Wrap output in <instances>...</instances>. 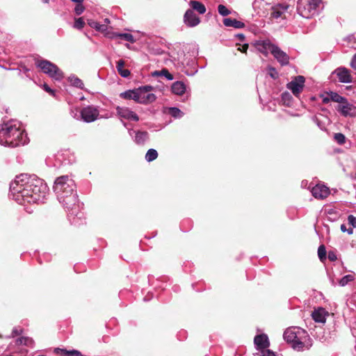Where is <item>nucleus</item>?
Returning <instances> with one entry per match:
<instances>
[{"instance_id":"obj_57","label":"nucleus","mask_w":356,"mask_h":356,"mask_svg":"<svg viewBox=\"0 0 356 356\" xmlns=\"http://www.w3.org/2000/svg\"><path fill=\"white\" fill-rule=\"evenodd\" d=\"M44 3H49V0H42Z\"/></svg>"},{"instance_id":"obj_50","label":"nucleus","mask_w":356,"mask_h":356,"mask_svg":"<svg viewBox=\"0 0 356 356\" xmlns=\"http://www.w3.org/2000/svg\"><path fill=\"white\" fill-rule=\"evenodd\" d=\"M72 115L74 118H76L77 120H81L80 113L79 114L78 113L77 110H76L75 112L74 111H72Z\"/></svg>"},{"instance_id":"obj_4","label":"nucleus","mask_w":356,"mask_h":356,"mask_svg":"<svg viewBox=\"0 0 356 356\" xmlns=\"http://www.w3.org/2000/svg\"><path fill=\"white\" fill-rule=\"evenodd\" d=\"M284 339L291 344L293 349L298 351L308 350L312 346L308 333L299 327L287 328L283 334Z\"/></svg>"},{"instance_id":"obj_34","label":"nucleus","mask_w":356,"mask_h":356,"mask_svg":"<svg viewBox=\"0 0 356 356\" xmlns=\"http://www.w3.org/2000/svg\"><path fill=\"white\" fill-rule=\"evenodd\" d=\"M355 276L353 274H348L343 276L339 282V284L341 286L347 285L349 282L353 281Z\"/></svg>"},{"instance_id":"obj_55","label":"nucleus","mask_w":356,"mask_h":356,"mask_svg":"<svg viewBox=\"0 0 356 356\" xmlns=\"http://www.w3.org/2000/svg\"><path fill=\"white\" fill-rule=\"evenodd\" d=\"M269 70H270V71H272V72H275V74H277V72H276V70H275V68H273V67H269Z\"/></svg>"},{"instance_id":"obj_35","label":"nucleus","mask_w":356,"mask_h":356,"mask_svg":"<svg viewBox=\"0 0 356 356\" xmlns=\"http://www.w3.org/2000/svg\"><path fill=\"white\" fill-rule=\"evenodd\" d=\"M169 114L174 118H180L184 115L183 112L176 107H171L169 108Z\"/></svg>"},{"instance_id":"obj_16","label":"nucleus","mask_w":356,"mask_h":356,"mask_svg":"<svg viewBox=\"0 0 356 356\" xmlns=\"http://www.w3.org/2000/svg\"><path fill=\"white\" fill-rule=\"evenodd\" d=\"M312 195L315 198L325 199L330 195V189L322 184H317L312 189Z\"/></svg>"},{"instance_id":"obj_54","label":"nucleus","mask_w":356,"mask_h":356,"mask_svg":"<svg viewBox=\"0 0 356 356\" xmlns=\"http://www.w3.org/2000/svg\"><path fill=\"white\" fill-rule=\"evenodd\" d=\"M285 97H290V95L288 94V93H285V94H283L282 95V99H285Z\"/></svg>"},{"instance_id":"obj_30","label":"nucleus","mask_w":356,"mask_h":356,"mask_svg":"<svg viewBox=\"0 0 356 356\" xmlns=\"http://www.w3.org/2000/svg\"><path fill=\"white\" fill-rule=\"evenodd\" d=\"M189 4L193 10H195L200 14H204L206 12L205 6L200 1L192 0Z\"/></svg>"},{"instance_id":"obj_17","label":"nucleus","mask_w":356,"mask_h":356,"mask_svg":"<svg viewBox=\"0 0 356 356\" xmlns=\"http://www.w3.org/2000/svg\"><path fill=\"white\" fill-rule=\"evenodd\" d=\"M184 23L190 27H193L200 24L199 17L194 13L192 10H187L184 16Z\"/></svg>"},{"instance_id":"obj_31","label":"nucleus","mask_w":356,"mask_h":356,"mask_svg":"<svg viewBox=\"0 0 356 356\" xmlns=\"http://www.w3.org/2000/svg\"><path fill=\"white\" fill-rule=\"evenodd\" d=\"M68 79H69V81L70 82V83L73 86H75V87L81 88V89H83V86H84L83 83L78 77H76L75 76H71L68 78Z\"/></svg>"},{"instance_id":"obj_8","label":"nucleus","mask_w":356,"mask_h":356,"mask_svg":"<svg viewBox=\"0 0 356 356\" xmlns=\"http://www.w3.org/2000/svg\"><path fill=\"white\" fill-rule=\"evenodd\" d=\"M99 115L98 108L92 105L83 107L80 111L81 120L88 123L95 121L98 118Z\"/></svg>"},{"instance_id":"obj_24","label":"nucleus","mask_w":356,"mask_h":356,"mask_svg":"<svg viewBox=\"0 0 356 356\" xmlns=\"http://www.w3.org/2000/svg\"><path fill=\"white\" fill-rule=\"evenodd\" d=\"M223 24L225 26H232L236 29H241L244 27L243 22L236 20V19L225 18L223 19Z\"/></svg>"},{"instance_id":"obj_28","label":"nucleus","mask_w":356,"mask_h":356,"mask_svg":"<svg viewBox=\"0 0 356 356\" xmlns=\"http://www.w3.org/2000/svg\"><path fill=\"white\" fill-rule=\"evenodd\" d=\"M327 218L330 221L334 222L337 220L340 217V213L335 209H327L325 210Z\"/></svg>"},{"instance_id":"obj_53","label":"nucleus","mask_w":356,"mask_h":356,"mask_svg":"<svg viewBox=\"0 0 356 356\" xmlns=\"http://www.w3.org/2000/svg\"><path fill=\"white\" fill-rule=\"evenodd\" d=\"M72 1L76 3H83V0H71Z\"/></svg>"},{"instance_id":"obj_25","label":"nucleus","mask_w":356,"mask_h":356,"mask_svg":"<svg viewBox=\"0 0 356 356\" xmlns=\"http://www.w3.org/2000/svg\"><path fill=\"white\" fill-rule=\"evenodd\" d=\"M54 352L57 354H60L61 356H83L79 351L76 350H67L57 348L55 349Z\"/></svg>"},{"instance_id":"obj_48","label":"nucleus","mask_w":356,"mask_h":356,"mask_svg":"<svg viewBox=\"0 0 356 356\" xmlns=\"http://www.w3.org/2000/svg\"><path fill=\"white\" fill-rule=\"evenodd\" d=\"M21 332L22 330H19L18 328L15 327L13 328L12 332V337H14L15 336L19 335V334H21Z\"/></svg>"},{"instance_id":"obj_3","label":"nucleus","mask_w":356,"mask_h":356,"mask_svg":"<svg viewBox=\"0 0 356 356\" xmlns=\"http://www.w3.org/2000/svg\"><path fill=\"white\" fill-rule=\"evenodd\" d=\"M29 141L27 134L20 123L10 120L0 125V144L10 147L24 145Z\"/></svg>"},{"instance_id":"obj_56","label":"nucleus","mask_w":356,"mask_h":356,"mask_svg":"<svg viewBox=\"0 0 356 356\" xmlns=\"http://www.w3.org/2000/svg\"><path fill=\"white\" fill-rule=\"evenodd\" d=\"M323 102L324 103H327L329 102V99L327 97H325V98L323 99Z\"/></svg>"},{"instance_id":"obj_40","label":"nucleus","mask_w":356,"mask_h":356,"mask_svg":"<svg viewBox=\"0 0 356 356\" xmlns=\"http://www.w3.org/2000/svg\"><path fill=\"white\" fill-rule=\"evenodd\" d=\"M348 224L350 227L355 228L356 227V217L353 215H349L348 216Z\"/></svg>"},{"instance_id":"obj_58","label":"nucleus","mask_w":356,"mask_h":356,"mask_svg":"<svg viewBox=\"0 0 356 356\" xmlns=\"http://www.w3.org/2000/svg\"><path fill=\"white\" fill-rule=\"evenodd\" d=\"M270 76L273 78L275 77L273 74H270Z\"/></svg>"},{"instance_id":"obj_5","label":"nucleus","mask_w":356,"mask_h":356,"mask_svg":"<svg viewBox=\"0 0 356 356\" xmlns=\"http://www.w3.org/2000/svg\"><path fill=\"white\" fill-rule=\"evenodd\" d=\"M321 0H298L297 10L305 18H311L318 13Z\"/></svg>"},{"instance_id":"obj_33","label":"nucleus","mask_w":356,"mask_h":356,"mask_svg":"<svg viewBox=\"0 0 356 356\" xmlns=\"http://www.w3.org/2000/svg\"><path fill=\"white\" fill-rule=\"evenodd\" d=\"M158 156V153L154 149H149L145 154V159L148 162L153 161Z\"/></svg>"},{"instance_id":"obj_29","label":"nucleus","mask_w":356,"mask_h":356,"mask_svg":"<svg viewBox=\"0 0 356 356\" xmlns=\"http://www.w3.org/2000/svg\"><path fill=\"white\" fill-rule=\"evenodd\" d=\"M148 139V133L147 131H136L135 136V142L138 145L143 144Z\"/></svg>"},{"instance_id":"obj_14","label":"nucleus","mask_w":356,"mask_h":356,"mask_svg":"<svg viewBox=\"0 0 356 356\" xmlns=\"http://www.w3.org/2000/svg\"><path fill=\"white\" fill-rule=\"evenodd\" d=\"M289 8V5L286 3H277L271 7L270 17L273 19L282 18Z\"/></svg>"},{"instance_id":"obj_42","label":"nucleus","mask_w":356,"mask_h":356,"mask_svg":"<svg viewBox=\"0 0 356 356\" xmlns=\"http://www.w3.org/2000/svg\"><path fill=\"white\" fill-rule=\"evenodd\" d=\"M84 9H85V8L83 6L82 3H77L76 6H75L74 12L77 15H80L81 14L83 13V12L84 11Z\"/></svg>"},{"instance_id":"obj_2","label":"nucleus","mask_w":356,"mask_h":356,"mask_svg":"<svg viewBox=\"0 0 356 356\" xmlns=\"http://www.w3.org/2000/svg\"><path fill=\"white\" fill-rule=\"evenodd\" d=\"M53 189L58 202L65 209H73V207L78 203L74 181L67 175L58 177L54 181Z\"/></svg>"},{"instance_id":"obj_12","label":"nucleus","mask_w":356,"mask_h":356,"mask_svg":"<svg viewBox=\"0 0 356 356\" xmlns=\"http://www.w3.org/2000/svg\"><path fill=\"white\" fill-rule=\"evenodd\" d=\"M116 111L122 118L135 122L139 120L138 115L127 107L117 106Z\"/></svg>"},{"instance_id":"obj_11","label":"nucleus","mask_w":356,"mask_h":356,"mask_svg":"<svg viewBox=\"0 0 356 356\" xmlns=\"http://www.w3.org/2000/svg\"><path fill=\"white\" fill-rule=\"evenodd\" d=\"M255 48L261 54L267 56L269 52L272 54L273 49L276 47L269 40H257L254 42Z\"/></svg>"},{"instance_id":"obj_36","label":"nucleus","mask_w":356,"mask_h":356,"mask_svg":"<svg viewBox=\"0 0 356 356\" xmlns=\"http://www.w3.org/2000/svg\"><path fill=\"white\" fill-rule=\"evenodd\" d=\"M334 139L339 145H343L346 143V136L341 133H337L334 135Z\"/></svg>"},{"instance_id":"obj_45","label":"nucleus","mask_w":356,"mask_h":356,"mask_svg":"<svg viewBox=\"0 0 356 356\" xmlns=\"http://www.w3.org/2000/svg\"><path fill=\"white\" fill-rule=\"evenodd\" d=\"M79 206L77 203H76V205L74 207H73V209H68V211H71L70 215H68V217H70V216H72V215H76L77 216L79 214V213H76V210L79 209ZM67 210V209H66Z\"/></svg>"},{"instance_id":"obj_59","label":"nucleus","mask_w":356,"mask_h":356,"mask_svg":"<svg viewBox=\"0 0 356 356\" xmlns=\"http://www.w3.org/2000/svg\"><path fill=\"white\" fill-rule=\"evenodd\" d=\"M355 179H356V173H355Z\"/></svg>"},{"instance_id":"obj_18","label":"nucleus","mask_w":356,"mask_h":356,"mask_svg":"<svg viewBox=\"0 0 356 356\" xmlns=\"http://www.w3.org/2000/svg\"><path fill=\"white\" fill-rule=\"evenodd\" d=\"M106 37L110 39H120L130 42L131 43L135 42L134 36L131 34L127 33H116L113 31L107 32L106 33Z\"/></svg>"},{"instance_id":"obj_37","label":"nucleus","mask_w":356,"mask_h":356,"mask_svg":"<svg viewBox=\"0 0 356 356\" xmlns=\"http://www.w3.org/2000/svg\"><path fill=\"white\" fill-rule=\"evenodd\" d=\"M318 256L321 261H323L326 259V250L323 245L318 247Z\"/></svg>"},{"instance_id":"obj_19","label":"nucleus","mask_w":356,"mask_h":356,"mask_svg":"<svg viewBox=\"0 0 356 356\" xmlns=\"http://www.w3.org/2000/svg\"><path fill=\"white\" fill-rule=\"evenodd\" d=\"M254 343L256 348L259 350L266 348L270 345L268 338L264 334L257 335L254 339Z\"/></svg>"},{"instance_id":"obj_49","label":"nucleus","mask_w":356,"mask_h":356,"mask_svg":"<svg viewBox=\"0 0 356 356\" xmlns=\"http://www.w3.org/2000/svg\"><path fill=\"white\" fill-rule=\"evenodd\" d=\"M248 44H244L243 45H242L241 47H239L238 49L240 51H241L243 53H245L248 50Z\"/></svg>"},{"instance_id":"obj_13","label":"nucleus","mask_w":356,"mask_h":356,"mask_svg":"<svg viewBox=\"0 0 356 356\" xmlns=\"http://www.w3.org/2000/svg\"><path fill=\"white\" fill-rule=\"evenodd\" d=\"M334 73L337 75L341 83H350L353 81L350 70L346 67H338L334 70Z\"/></svg>"},{"instance_id":"obj_27","label":"nucleus","mask_w":356,"mask_h":356,"mask_svg":"<svg viewBox=\"0 0 356 356\" xmlns=\"http://www.w3.org/2000/svg\"><path fill=\"white\" fill-rule=\"evenodd\" d=\"M120 97L125 99H133L137 103V88L121 92Z\"/></svg>"},{"instance_id":"obj_39","label":"nucleus","mask_w":356,"mask_h":356,"mask_svg":"<svg viewBox=\"0 0 356 356\" xmlns=\"http://www.w3.org/2000/svg\"><path fill=\"white\" fill-rule=\"evenodd\" d=\"M218 10L219 14L222 16H227L230 14V11L224 5H219L218 7Z\"/></svg>"},{"instance_id":"obj_23","label":"nucleus","mask_w":356,"mask_h":356,"mask_svg":"<svg viewBox=\"0 0 356 356\" xmlns=\"http://www.w3.org/2000/svg\"><path fill=\"white\" fill-rule=\"evenodd\" d=\"M171 90L174 94L182 95L186 91V86L182 81H176L172 85Z\"/></svg>"},{"instance_id":"obj_7","label":"nucleus","mask_w":356,"mask_h":356,"mask_svg":"<svg viewBox=\"0 0 356 356\" xmlns=\"http://www.w3.org/2000/svg\"><path fill=\"white\" fill-rule=\"evenodd\" d=\"M153 87L145 86L137 88V103L148 104L154 102L156 97L152 92Z\"/></svg>"},{"instance_id":"obj_51","label":"nucleus","mask_w":356,"mask_h":356,"mask_svg":"<svg viewBox=\"0 0 356 356\" xmlns=\"http://www.w3.org/2000/svg\"><path fill=\"white\" fill-rule=\"evenodd\" d=\"M43 88H44V90L46 92H49V93H50V94H52V93H53V90H52L49 87V86H48V85H47L46 83H44V84L43 85Z\"/></svg>"},{"instance_id":"obj_46","label":"nucleus","mask_w":356,"mask_h":356,"mask_svg":"<svg viewBox=\"0 0 356 356\" xmlns=\"http://www.w3.org/2000/svg\"><path fill=\"white\" fill-rule=\"evenodd\" d=\"M328 259L332 261H336L337 257V254H335V252H332V251H330L328 252Z\"/></svg>"},{"instance_id":"obj_22","label":"nucleus","mask_w":356,"mask_h":356,"mask_svg":"<svg viewBox=\"0 0 356 356\" xmlns=\"http://www.w3.org/2000/svg\"><path fill=\"white\" fill-rule=\"evenodd\" d=\"M88 24L91 28L95 29L99 32L104 33L105 35L106 33L111 32V31H108V26H107L106 24H100L93 19H88Z\"/></svg>"},{"instance_id":"obj_15","label":"nucleus","mask_w":356,"mask_h":356,"mask_svg":"<svg viewBox=\"0 0 356 356\" xmlns=\"http://www.w3.org/2000/svg\"><path fill=\"white\" fill-rule=\"evenodd\" d=\"M272 55L282 66L287 65L289 63V56L288 54L277 45L273 49Z\"/></svg>"},{"instance_id":"obj_43","label":"nucleus","mask_w":356,"mask_h":356,"mask_svg":"<svg viewBox=\"0 0 356 356\" xmlns=\"http://www.w3.org/2000/svg\"><path fill=\"white\" fill-rule=\"evenodd\" d=\"M340 229H341V231L342 232H346V233H348V234H349V235H351V234H353V227H346V225L345 224H342V225H341Z\"/></svg>"},{"instance_id":"obj_1","label":"nucleus","mask_w":356,"mask_h":356,"mask_svg":"<svg viewBox=\"0 0 356 356\" xmlns=\"http://www.w3.org/2000/svg\"><path fill=\"white\" fill-rule=\"evenodd\" d=\"M47 186L35 175L22 174L10 186V195L19 204H35L43 201Z\"/></svg>"},{"instance_id":"obj_41","label":"nucleus","mask_w":356,"mask_h":356,"mask_svg":"<svg viewBox=\"0 0 356 356\" xmlns=\"http://www.w3.org/2000/svg\"><path fill=\"white\" fill-rule=\"evenodd\" d=\"M84 24L85 23L83 19L80 17L75 20L74 26L77 29H81L83 27Z\"/></svg>"},{"instance_id":"obj_21","label":"nucleus","mask_w":356,"mask_h":356,"mask_svg":"<svg viewBox=\"0 0 356 356\" xmlns=\"http://www.w3.org/2000/svg\"><path fill=\"white\" fill-rule=\"evenodd\" d=\"M339 111L344 116H356V106L350 104H346L339 106Z\"/></svg>"},{"instance_id":"obj_52","label":"nucleus","mask_w":356,"mask_h":356,"mask_svg":"<svg viewBox=\"0 0 356 356\" xmlns=\"http://www.w3.org/2000/svg\"><path fill=\"white\" fill-rule=\"evenodd\" d=\"M104 23L103 24H106L107 26L110 24V20L108 18H105L104 20Z\"/></svg>"},{"instance_id":"obj_26","label":"nucleus","mask_w":356,"mask_h":356,"mask_svg":"<svg viewBox=\"0 0 356 356\" xmlns=\"http://www.w3.org/2000/svg\"><path fill=\"white\" fill-rule=\"evenodd\" d=\"M124 65L125 63L123 60H119L117 62L116 68L121 76L127 78L130 75V71L124 68Z\"/></svg>"},{"instance_id":"obj_38","label":"nucleus","mask_w":356,"mask_h":356,"mask_svg":"<svg viewBox=\"0 0 356 356\" xmlns=\"http://www.w3.org/2000/svg\"><path fill=\"white\" fill-rule=\"evenodd\" d=\"M330 99L338 103H342L345 101V98L337 94V92H332L330 94Z\"/></svg>"},{"instance_id":"obj_32","label":"nucleus","mask_w":356,"mask_h":356,"mask_svg":"<svg viewBox=\"0 0 356 356\" xmlns=\"http://www.w3.org/2000/svg\"><path fill=\"white\" fill-rule=\"evenodd\" d=\"M153 76H165L168 80L171 81L173 79V76L171 74L167 69H163L161 71H155L152 74Z\"/></svg>"},{"instance_id":"obj_6","label":"nucleus","mask_w":356,"mask_h":356,"mask_svg":"<svg viewBox=\"0 0 356 356\" xmlns=\"http://www.w3.org/2000/svg\"><path fill=\"white\" fill-rule=\"evenodd\" d=\"M35 65L42 72L56 81H60L64 76L63 72L55 64L47 60H38L35 61Z\"/></svg>"},{"instance_id":"obj_10","label":"nucleus","mask_w":356,"mask_h":356,"mask_svg":"<svg viewBox=\"0 0 356 356\" xmlns=\"http://www.w3.org/2000/svg\"><path fill=\"white\" fill-rule=\"evenodd\" d=\"M34 341L31 338L29 337H20L15 341V345L10 343L9 346V350L12 352H21L22 349L20 346H24L30 348H33Z\"/></svg>"},{"instance_id":"obj_20","label":"nucleus","mask_w":356,"mask_h":356,"mask_svg":"<svg viewBox=\"0 0 356 356\" xmlns=\"http://www.w3.org/2000/svg\"><path fill=\"white\" fill-rule=\"evenodd\" d=\"M328 315V312L325 309L319 307L315 309L312 313V318L314 321L317 323H324L326 321V316Z\"/></svg>"},{"instance_id":"obj_9","label":"nucleus","mask_w":356,"mask_h":356,"mask_svg":"<svg viewBox=\"0 0 356 356\" xmlns=\"http://www.w3.org/2000/svg\"><path fill=\"white\" fill-rule=\"evenodd\" d=\"M305 79L303 76H297L291 82L287 83V88L290 90L295 96L298 97L305 86Z\"/></svg>"},{"instance_id":"obj_47","label":"nucleus","mask_w":356,"mask_h":356,"mask_svg":"<svg viewBox=\"0 0 356 356\" xmlns=\"http://www.w3.org/2000/svg\"><path fill=\"white\" fill-rule=\"evenodd\" d=\"M350 65L353 69L356 70V54L353 56Z\"/></svg>"},{"instance_id":"obj_44","label":"nucleus","mask_w":356,"mask_h":356,"mask_svg":"<svg viewBox=\"0 0 356 356\" xmlns=\"http://www.w3.org/2000/svg\"><path fill=\"white\" fill-rule=\"evenodd\" d=\"M261 356H275V353L274 352L266 348L261 350Z\"/></svg>"}]
</instances>
